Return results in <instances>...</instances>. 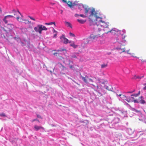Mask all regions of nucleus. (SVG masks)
Segmentation results:
<instances>
[{
  "mask_svg": "<svg viewBox=\"0 0 146 146\" xmlns=\"http://www.w3.org/2000/svg\"><path fill=\"white\" fill-rule=\"evenodd\" d=\"M97 13H96V14H95V15L96 16L95 23L97 26L99 27H100L103 28L107 27H108V23H107L104 21H102V18L97 16Z\"/></svg>",
  "mask_w": 146,
  "mask_h": 146,
  "instance_id": "f257e3e1",
  "label": "nucleus"
},
{
  "mask_svg": "<svg viewBox=\"0 0 146 146\" xmlns=\"http://www.w3.org/2000/svg\"><path fill=\"white\" fill-rule=\"evenodd\" d=\"M9 13H12L13 14V15H8L4 17V19H3V21L5 24H7V23L8 21L7 19L9 18L13 17H14L13 15L17 16H18L19 14H20L21 15H22L19 11H15L14 9L11 12H9Z\"/></svg>",
  "mask_w": 146,
  "mask_h": 146,
  "instance_id": "f03ea898",
  "label": "nucleus"
},
{
  "mask_svg": "<svg viewBox=\"0 0 146 146\" xmlns=\"http://www.w3.org/2000/svg\"><path fill=\"white\" fill-rule=\"evenodd\" d=\"M90 10L91 14L89 16V21L90 23H91L92 22H93L94 21H95L94 19H92L94 15V16L96 18V16L95 15V14H96V13L95 12V10L94 8H93L92 9H88V10L85 11V13L86 15H87V14L88 12Z\"/></svg>",
  "mask_w": 146,
  "mask_h": 146,
  "instance_id": "7ed1b4c3",
  "label": "nucleus"
},
{
  "mask_svg": "<svg viewBox=\"0 0 146 146\" xmlns=\"http://www.w3.org/2000/svg\"><path fill=\"white\" fill-rule=\"evenodd\" d=\"M47 29V28L46 27L42 25H38L36 27L34 28L35 31L36 33H38L40 34L42 33V31H46Z\"/></svg>",
  "mask_w": 146,
  "mask_h": 146,
  "instance_id": "20e7f679",
  "label": "nucleus"
},
{
  "mask_svg": "<svg viewBox=\"0 0 146 146\" xmlns=\"http://www.w3.org/2000/svg\"><path fill=\"white\" fill-rule=\"evenodd\" d=\"M14 28V26L12 24H7L5 27V29L4 31L7 32H11L13 29Z\"/></svg>",
  "mask_w": 146,
  "mask_h": 146,
  "instance_id": "39448f33",
  "label": "nucleus"
},
{
  "mask_svg": "<svg viewBox=\"0 0 146 146\" xmlns=\"http://www.w3.org/2000/svg\"><path fill=\"white\" fill-rule=\"evenodd\" d=\"M60 38L63 41V43L65 44H67L68 43H71V41H69L68 39L66 38L64 35H62L60 37Z\"/></svg>",
  "mask_w": 146,
  "mask_h": 146,
  "instance_id": "423d86ee",
  "label": "nucleus"
},
{
  "mask_svg": "<svg viewBox=\"0 0 146 146\" xmlns=\"http://www.w3.org/2000/svg\"><path fill=\"white\" fill-rule=\"evenodd\" d=\"M34 128L35 130L36 131H38L40 129L44 130V128L41 126H38L37 125H35Z\"/></svg>",
  "mask_w": 146,
  "mask_h": 146,
  "instance_id": "0eeeda50",
  "label": "nucleus"
},
{
  "mask_svg": "<svg viewBox=\"0 0 146 146\" xmlns=\"http://www.w3.org/2000/svg\"><path fill=\"white\" fill-rule=\"evenodd\" d=\"M16 19L18 21H19L20 22H22L23 21H26V23H29V21L28 20L26 19H23L21 18H20L18 16H17Z\"/></svg>",
  "mask_w": 146,
  "mask_h": 146,
  "instance_id": "6e6552de",
  "label": "nucleus"
},
{
  "mask_svg": "<svg viewBox=\"0 0 146 146\" xmlns=\"http://www.w3.org/2000/svg\"><path fill=\"white\" fill-rule=\"evenodd\" d=\"M99 37L98 35H94L93 34L91 35L90 36V38L92 40H93L96 38H97Z\"/></svg>",
  "mask_w": 146,
  "mask_h": 146,
  "instance_id": "1a4fd4ad",
  "label": "nucleus"
},
{
  "mask_svg": "<svg viewBox=\"0 0 146 146\" xmlns=\"http://www.w3.org/2000/svg\"><path fill=\"white\" fill-rule=\"evenodd\" d=\"M103 30L104 32V33L106 34L109 33L110 29L108 27H107L103 28Z\"/></svg>",
  "mask_w": 146,
  "mask_h": 146,
  "instance_id": "9d476101",
  "label": "nucleus"
},
{
  "mask_svg": "<svg viewBox=\"0 0 146 146\" xmlns=\"http://www.w3.org/2000/svg\"><path fill=\"white\" fill-rule=\"evenodd\" d=\"M117 32H118V30L115 28H113L110 30L109 32V33H111L112 34H116Z\"/></svg>",
  "mask_w": 146,
  "mask_h": 146,
  "instance_id": "9b49d317",
  "label": "nucleus"
},
{
  "mask_svg": "<svg viewBox=\"0 0 146 146\" xmlns=\"http://www.w3.org/2000/svg\"><path fill=\"white\" fill-rule=\"evenodd\" d=\"M81 77L82 80L85 82L86 83H88V80L87 79L88 78V77L87 76H86L85 77L81 76Z\"/></svg>",
  "mask_w": 146,
  "mask_h": 146,
  "instance_id": "f8f14e48",
  "label": "nucleus"
},
{
  "mask_svg": "<svg viewBox=\"0 0 146 146\" xmlns=\"http://www.w3.org/2000/svg\"><path fill=\"white\" fill-rule=\"evenodd\" d=\"M122 36V41L123 42H126V40L125 39V38L127 37L126 35H125V34L123 33L121 35Z\"/></svg>",
  "mask_w": 146,
  "mask_h": 146,
  "instance_id": "ddd939ff",
  "label": "nucleus"
},
{
  "mask_svg": "<svg viewBox=\"0 0 146 146\" xmlns=\"http://www.w3.org/2000/svg\"><path fill=\"white\" fill-rule=\"evenodd\" d=\"M69 62L68 64V65L70 66L69 67L70 69H73V68H74V67L72 65H71L70 64H73V62L70 60H69Z\"/></svg>",
  "mask_w": 146,
  "mask_h": 146,
  "instance_id": "4468645a",
  "label": "nucleus"
},
{
  "mask_svg": "<svg viewBox=\"0 0 146 146\" xmlns=\"http://www.w3.org/2000/svg\"><path fill=\"white\" fill-rule=\"evenodd\" d=\"M105 88L109 91H111L112 88L111 85H109L108 86H106Z\"/></svg>",
  "mask_w": 146,
  "mask_h": 146,
  "instance_id": "2eb2a0df",
  "label": "nucleus"
},
{
  "mask_svg": "<svg viewBox=\"0 0 146 146\" xmlns=\"http://www.w3.org/2000/svg\"><path fill=\"white\" fill-rule=\"evenodd\" d=\"M66 4H67L68 6L70 7V8H71L72 7V2L70 1H68L67 2V3Z\"/></svg>",
  "mask_w": 146,
  "mask_h": 146,
  "instance_id": "dca6fc26",
  "label": "nucleus"
},
{
  "mask_svg": "<svg viewBox=\"0 0 146 146\" xmlns=\"http://www.w3.org/2000/svg\"><path fill=\"white\" fill-rule=\"evenodd\" d=\"M77 21L81 24H84L86 22V20H83L82 19H77Z\"/></svg>",
  "mask_w": 146,
  "mask_h": 146,
  "instance_id": "f3484780",
  "label": "nucleus"
},
{
  "mask_svg": "<svg viewBox=\"0 0 146 146\" xmlns=\"http://www.w3.org/2000/svg\"><path fill=\"white\" fill-rule=\"evenodd\" d=\"M143 98L142 96H141L139 98V99H141V100H140L139 102L141 104H144L145 103V101L144 100H143L142 99V98Z\"/></svg>",
  "mask_w": 146,
  "mask_h": 146,
  "instance_id": "a211bd4d",
  "label": "nucleus"
},
{
  "mask_svg": "<svg viewBox=\"0 0 146 146\" xmlns=\"http://www.w3.org/2000/svg\"><path fill=\"white\" fill-rule=\"evenodd\" d=\"M70 46L73 47L74 48H76L77 46V45H75L74 44V42H73L72 43L70 44Z\"/></svg>",
  "mask_w": 146,
  "mask_h": 146,
  "instance_id": "6ab92c4d",
  "label": "nucleus"
},
{
  "mask_svg": "<svg viewBox=\"0 0 146 146\" xmlns=\"http://www.w3.org/2000/svg\"><path fill=\"white\" fill-rule=\"evenodd\" d=\"M52 24H54L55 26H56V23L55 22H52L49 23H46L45 25H50Z\"/></svg>",
  "mask_w": 146,
  "mask_h": 146,
  "instance_id": "aec40b11",
  "label": "nucleus"
},
{
  "mask_svg": "<svg viewBox=\"0 0 146 146\" xmlns=\"http://www.w3.org/2000/svg\"><path fill=\"white\" fill-rule=\"evenodd\" d=\"M101 68H104L108 66L107 64H103L101 65Z\"/></svg>",
  "mask_w": 146,
  "mask_h": 146,
  "instance_id": "412c9836",
  "label": "nucleus"
},
{
  "mask_svg": "<svg viewBox=\"0 0 146 146\" xmlns=\"http://www.w3.org/2000/svg\"><path fill=\"white\" fill-rule=\"evenodd\" d=\"M65 23L67 25L68 27H69L71 28H72L71 25L70 23L66 21L65 22Z\"/></svg>",
  "mask_w": 146,
  "mask_h": 146,
  "instance_id": "4be33fe9",
  "label": "nucleus"
},
{
  "mask_svg": "<svg viewBox=\"0 0 146 146\" xmlns=\"http://www.w3.org/2000/svg\"><path fill=\"white\" fill-rule=\"evenodd\" d=\"M76 58V56L75 54H73L71 56L70 58L72 59L73 58Z\"/></svg>",
  "mask_w": 146,
  "mask_h": 146,
  "instance_id": "5701e85b",
  "label": "nucleus"
},
{
  "mask_svg": "<svg viewBox=\"0 0 146 146\" xmlns=\"http://www.w3.org/2000/svg\"><path fill=\"white\" fill-rule=\"evenodd\" d=\"M64 51H65L66 53V50L65 49H60L57 50V51L58 52H62Z\"/></svg>",
  "mask_w": 146,
  "mask_h": 146,
  "instance_id": "b1692460",
  "label": "nucleus"
},
{
  "mask_svg": "<svg viewBox=\"0 0 146 146\" xmlns=\"http://www.w3.org/2000/svg\"><path fill=\"white\" fill-rule=\"evenodd\" d=\"M117 49L119 50H121L122 52H125L124 48H121L118 47Z\"/></svg>",
  "mask_w": 146,
  "mask_h": 146,
  "instance_id": "393cba45",
  "label": "nucleus"
},
{
  "mask_svg": "<svg viewBox=\"0 0 146 146\" xmlns=\"http://www.w3.org/2000/svg\"><path fill=\"white\" fill-rule=\"evenodd\" d=\"M121 98L122 100H125L126 98L127 97L126 96L123 95L122 96V97H121Z\"/></svg>",
  "mask_w": 146,
  "mask_h": 146,
  "instance_id": "a878e982",
  "label": "nucleus"
},
{
  "mask_svg": "<svg viewBox=\"0 0 146 146\" xmlns=\"http://www.w3.org/2000/svg\"><path fill=\"white\" fill-rule=\"evenodd\" d=\"M143 76H142V77H140L139 76H135V78L136 79H140L141 78L143 77Z\"/></svg>",
  "mask_w": 146,
  "mask_h": 146,
  "instance_id": "bb28decb",
  "label": "nucleus"
},
{
  "mask_svg": "<svg viewBox=\"0 0 146 146\" xmlns=\"http://www.w3.org/2000/svg\"><path fill=\"white\" fill-rule=\"evenodd\" d=\"M58 64L63 69H64L65 68H66L65 66H63L62 64L60 63H58Z\"/></svg>",
  "mask_w": 146,
  "mask_h": 146,
  "instance_id": "cd10ccee",
  "label": "nucleus"
},
{
  "mask_svg": "<svg viewBox=\"0 0 146 146\" xmlns=\"http://www.w3.org/2000/svg\"><path fill=\"white\" fill-rule=\"evenodd\" d=\"M78 3L77 1H75L72 3V7L78 5Z\"/></svg>",
  "mask_w": 146,
  "mask_h": 146,
  "instance_id": "c85d7f7f",
  "label": "nucleus"
},
{
  "mask_svg": "<svg viewBox=\"0 0 146 146\" xmlns=\"http://www.w3.org/2000/svg\"><path fill=\"white\" fill-rule=\"evenodd\" d=\"M0 116L4 117H6V116L5 115V114L4 113H0Z\"/></svg>",
  "mask_w": 146,
  "mask_h": 146,
  "instance_id": "c756f323",
  "label": "nucleus"
},
{
  "mask_svg": "<svg viewBox=\"0 0 146 146\" xmlns=\"http://www.w3.org/2000/svg\"><path fill=\"white\" fill-rule=\"evenodd\" d=\"M125 100L126 101L128 102H130V99L129 98H127V97L126 98V99Z\"/></svg>",
  "mask_w": 146,
  "mask_h": 146,
  "instance_id": "7c9ffc66",
  "label": "nucleus"
},
{
  "mask_svg": "<svg viewBox=\"0 0 146 146\" xmlns=\"http://www.w3.org/2000/svg\"><path fill=\"white\" fill-rule=\"evenodd\" d=\"M138 96V94H132L131 95V96H134L135 97H136Z\"/></svg>",
  "mask_w": 146,
  "mask_h": 146,
  "instance_id": "2f4dec72",
  "label": "nucleus"
},
{
  "mask_svg": "<svg viewBox=\"0 0 146 146\" xmlns=\"http://www.w3.org/2000/svg\"><path fill=\"white\" fill-rule=\"evenodd\" d=\"M79 16L83 18H85L87 17V16L84 15L83 14H80L79 15Z\"/></svg>",
  "mask_w": 146,
  "mask_h": 146,
  "instance_id": "473e14b6",
  "label": "nucleus"
},
{
  "mask_svg": "<svg viewBox=\"0 0 146 146\" xmlns=\"http://www.w3.org/2000/svg\"><path fill=\"white\" fill-rule=\"evenodd\" d=\"M69 34L70 36H72L73 37H74L75 36V35L74 34L72 33L71 32H70L69 33Z\"/></svg>",
  "mask_w": 146,
  "mask_h": 146,
  "instance_id": "72a5a7b5",
  "label": "nucleus"
},
{
  "mask_svg": "<svg viewBox=\"0 0 146 146\" xmlns=\"http://www.w3.org/2000/svg\"><path fill=\"white\" fill-rule=\"evenodd\" d=\"M84 9L85 10V11L88 10V9H91V8H88L87 7H84Z\"/></svg>",
  "mask_w": 146,
  "mask_h": 146,
  "instance_id": "f704fd0d",
  "label": "nucleus"
},
{
  "mask_svg": "<svg viewBox=\"0 0 146 146\" xmlns=\"http://www.w3.org/2000/svg\"><path fill=\"white\" fill-rule=\"evenodd\" d=\"M29 18L31 19L32 20H33L34 21H35V19L34 18H33V17H31V16H29Z\"/></svg>",
  "mask_w": 146,
  "mask_h": 146,
  "instance_id": "c9c22d12",
  "label": "nucleus"
},
{
  "mask_svg": "<svg viewBox=\"0 0 146 146\" xmlns=\"http://www.w3.org/2000/svg\"><path fill=\"white\" fill-rule=\"evenodd\" d=\"M59 58L61 60L64 59V58L61 56H59Z\"/></svg>",
  "mask_w": 146,
  "mask_h": 146,
  "instance_id": "e433bc0d",
  "label": "nucleus"
},
{
  "mask_svg": "<svg viewBox=\"0 0 146 146\" xmlns=\"http://www.w3.org/2000/svg\"><path fill=\"white\" fill-rule=\"evenodd\" d=\"M133 101L134 103H138V101L137 100H133Z\"/></svg>",
  "mask_w": 146,
  "mask_h": 146,
  "instance_id": "4c0bfd02",
  "label": "nucleus"
},
{
  "mask_svg": "<svg viewBox=\"0 0 146 146\" xmlns=\"http://www.w3.org/2000/svg\"><path fill=\"white\" fill-rule=\"evenodd\" d=\"M141 61H142V62H146V60H143V59H142L141 60Z\"/></svg>",
  "mask_w": 146,
  "mask_h": 146,
  "instance_id": "58836bf2",
  "label": "nucleus"
},
{
  "mask_svg": "<svg viewBox=\"0 0 146 146\" xmlns=\"http://www.w3.org/2000/svg\"><path fill=\"white\" fill-rule=\"evenodd\" d=\"M62 1L66 3H67V1L66 0H62Z\"/></svg>",
  "mask_w": 146,
  "mask_h": 146,
  "instance_id": "ea45409f",
  "label": "nucleus"
},
{
  "mask_svg": "<svg viewBox=\"0 0 146 146\" xmlns=\"http://www.w3.org/2000/svg\"><path fill=\"white\" fill-rule=\"evenodd\" d=\"M57 35V33H55V34L54 35V36H53V37H56V36Z\"/></svg>",
  "mask_w": 146,
  "mask_h": 146,
  "instance_id": "a19ab883",
  "label": "nucleus"
},
{
  "mask_svg": "<svg viewBox=\"0 0 146 146\" xmlns=\"http://www.w3.org/2000/svg\"><path fill=\"white\" fill-rule=\"evenodd\" d=\"M53 31L54 33H57V32L54 29H53Z\"/></svg>",
  "mask_w": 146,
  "mask_h": 146,
  "instance_id": "79ce46f5",
  "label": "nucleus"
},
{
  "mask_svg": "<svg viewBox=\"0 0 146 146\" xmlns=\"http://www.w3.org/2000/svg\"><path fill=\"white\" fill-rule=\"evenodd\" d=\"M57 54H58V53H57V52H55L54 53V55L57 56Z\"/></svg>",
  "mask_w": 146,
  "mask_h": 146,
  "instance_id": "37998d69",
  "label": "nucleus"
},
{
  "mask_svg": "<svg viewBox=\"0 0 146 146\" xmlns=\"http://www.w3.org/2000/svg\"><path fill=\"white\" fill-rule=\"evenodd\" d=\"M89 80H90L91 82H93V81L92 79H91V78H90V79H89Z\"/></svg>",
  "mask_w": 146,
  "mask_h": 146,
  "instance_id": "c03bdc74",
  "label": "nucleus"
},
{
  "mask_svg": "<svg viewBox=\"0 0 146 146\" xmlns=\"http://www.w3.org/2000/svg\"><path fill=\"white\" fill-rule=\"evenodd\" d=\"M79 16V15L78 14H76L75 15V16L76 17Z\"/></svg>",
  "mask_w": 146,
  "mask_h": 146,
  "instance_id": "a18cd8bd",
  "label": "nucleus"
},
{
  "mask_svg": "<svg viewBox=\"0 0 146 146\" xmlns=\"http://www.w3.org/2000/svg\"><path fill=\"white\" fill-rule=\"evenodd\" d=\"M143 89L144 90H146V86H145L143 88Z\"/></svg>",
  "mask_w": 146,
  "mask_h": 146,
  "instance_id": "49530a36",
  "label": "nucleus"
},
{
  "mask_svg": "<svg viewBox=\"0 0 146 146\" xmlns=\"http://www.w3.org/2000/svg\"><path fill=\"white\" fill-rule=\"evenodd\" d=\"M36 120H36V119H33V120L32 122H33V121H36Z\"/></svg>",
  "mask_w": 146,
  "mask_h": 146,
  "instance_id": "de8ad7c7",
  "label": "nucleus"
},
{
  "mask_svg": "<svg viewBox=\"0 0 146 146\" xmlns=\"http://www.w3.org/2000/svg\"><path fill=\"white\" fill-rule=\"evenodd\" d=\"M123 95H122L121 94H119V95H118V96H121V97H122V96Z\"/></svg>",
  "mask_w": 146,
  "mask_h": 146,
  "instance_id": "09e8293b",
  "label": "nucleus"
},
{
  "mask_svg": "<svg viewBox=\"0 0 146 146\" xmlns=\"http://www.w3.org/2000/svg\"><path fill=\"white\" fill-rule=\"evenodd\" d=\"M140 94V91L138 92V93L137 94H138V95Z\"/></svg>",
  "mask_w": 146,
  "mask_h": 146,
  "instance_id": "8fccbe9b",
  "label": "nucleus"
},
{
  "mask_svg": "<svg viewBox=\"0 0 146 146\" xmlns=\"http://www.w3.org/2000/svg\"><path fill=\"white\" fill-rule=\"evenodd\" d=\"M131 98H132L133 99H134V97L133 96H131Z\"/></svg>",
  "mask_w": 146,
  "mask_h": 146,
  "instance_id": "3c124183",
  "label": "nucleus"
},
{
  "mask_svg": "<svg viewBox=\"0 0 146 146\" xmlns=\"http://www.w3.org/2000/svg\"><path fill=\"white\" fill-rule=\"evenodd\" d=\"M0 11L1 12V13H2V10L0 8Z\"/></svg>",
  "mask_w": 146,
  "mask_h": 146,
  "instance_id": "603ef678",
  "label": "nucleus"
},
{
  "mask_svg": "<svg viewBox=\"0 0 146 146\" xmlns=\"http://www.w3.org/2000/svg\"><path fill=\"white\" fill-rule=\"evenodd\" d=\"M134 91H132V92H129V93H132V92H133Z\"/></svg>",
  "mask_w": 146,
  "mask_h": 146,
  "instance_id": "864d4df0",
  "label": "nucleus"
},
{
  "mask_svg": "<svg viewBox=\"0 0 146 146\" xmlns=\"http://www.w3.org/2000/svg\"><path fill=\"white\" fill-rule=\"evenodd\" d=\"M102 84H104V82H102Z\"/></svg>",
  "mask_w": 146,
  "mask_h": 146,
  "instance_id": "5fc2aeb1",
  "label": "nucleus"
},
{
  "mask_svg": "<svg viewBox=\"0 0 146 146\" xmlns=\"http://www.w3.org/2000/svg\"><path fill=\"white\" fill-rule=\"evenodd\" d=\"M63 12V11L62 10H61V13L62 14Z\"/></svg>",
  "mask_w": 146,
  "mask_h": 146,
  "instance_id": "6e6d98bb",
  "label": "nucleus"
},
{
  "mask_svg": "<svg viewBox=\"0 0 146 146\" xmlns=\"http://www.w3.org/2000/svg\"><path fill=\"white\" fill-rule=\"evenodd\" d=\"M127 53H129V50H127Z\"/></svg>",
  "mask_w": 146,
  "mask_h": 146,
  "instance_id": "4d7b16f0",
  "label": "nucleus"
},
{
  "mask_svg": "<svg viewBox=\"0 0 146 146\" xmlns=\"http://www.w3.org/2000/svg\"><path fill=\"white\" fill-rule=\"evenodd\" d=\"M97 88L98 89V88H99V87H98V86H97Z\"/></svg>",
  "mask_w": 146,
  "mask_h": 146,
  "instance_id": "13d9d810",
  "label": "nucleus"
},
{
  "mask_svg": "<svg viewBox=\"0 0 146 146\" xmlns=\"http://www.w3.org/2000/svg\"><path fill=\"white\" fill-rule=\"evenodd\" d=\"M101 43H104V42H101Z\"/></svg>",
  "mask_w": 146,
  "mask_h": 146,
  "instance_id": "bf43d9fd",
  "label": "nucleus"
},
{
  "mask_svg": "<svg viewBox=\"0 0 146 146\" xmlns=\"http://www.w3.org/2000/svg\"><path fill=\"white\" fill-rule=\"evenodd\" d=\"M37 121H38V122H39V120H37Z\"/></svg>",
  "mask_w": 146,
  "mask_h": 146,
  "instance_id": "052dcab7",
  "label": "nucleus"
},
{
  "mask_svg": "<svg viewBox=\"0 0 146 146\" xmlns=\"http://www.w3.org/2000/svg\"><path fill=\"white\" fill-rule=\"evenodd\" d=\"M37 117H38V115H37Z\"/></svg>",
  "mask_w": 146,
  "mask_h": 146,
  "instance_id": "680f3d73",
  "label": "nucleus"
},
{
  "mask_svg": "<svg viewBox=\"0 0 146 146\" xmlns=\"http://www.w3.org/2000/svg\"><path fill=\"white\" fill-rule=\"evenodd\" d=\"M145 123H146V122H145Z\"/></svg>",
  "mask_w": 146,
  "mask_h": 146,
  "instance_id": "e2e57ef3",
  "label": "nucleus"
},
{
  "mask_svg": "<svg viewBox=\"0 0 146 146\" xmlns=\"http://www.w3.org/2000/svg\"><path fill=\"white\" fill-rule=\"evenodd\" d=\"M145 84H146V83Z\"/></svg>",
  "mask_w": 146,
  "mask_h": 146,
  "instance_id": "0e129e2a",
  "label": "nucleus"
}]
</instances>
